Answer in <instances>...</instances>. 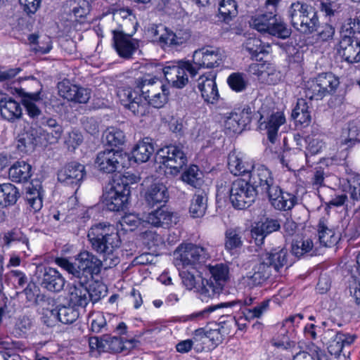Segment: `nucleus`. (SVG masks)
<instances>
[{
    "label": "nucleus",
    "instance_id": "f257e3e1",
    "mask_svg": "<svg viewBox=\"0 0 360 360\" xmlns=\"http://www.w3.org/2000/svg\"><path fill=\"white\" fill-rule=\"evenodd\" d=\"M91 247L104 259V269L117 265L121 239L117 229L110 223L102 222L91 227L87 234Z\"/></svg>",
    "mask_w": 360,
    "mask_h": 360
},
{
    "label": "nucleus",
    "instance_id": "f03ea898",
    "mask_svg": "<svg viewBox=\"0 0 360 360\" xmlns=\"http://www.w3.org/2000/svg\"><path fill=\"white\" fill-rule=\"evenodd\" d=\"M55 262L77 278L81 283H87L93 279L94 275L99 274L102 267H104V259L101 261L89 251L81 252L75 258L74 263L63 257L56 258Z\"/></svg>",
    "mask_w": 360,
    "mask_h": 360
},
{
    "label": "nucleus",
    "instance_id": "7ed1b4c3",
    "mask_svg": "<svg viewBox=\"0 0 360 360\" xmlns=\"http://www.w3.org/2000/svg\"><path fill=\"white\" fill-rule=\"evenodd\" d=\"M277 15V13L262 8L261 13L251 18L250 25L261 33L286 39L290 37L292 30Z\"/></svg>",
    "mask_w": 360,
    "mask_h": 360
},
{
    "label": "nucleus",
    "instance_id": "20e7f679",
    "mask_svg": "<svg viewBox=\"0 0 360 360\" xmlns=\"http://www.w3.org/2000/svg\"><path fill=\"white\" fill-rule=\"evenodd\" d=\"M174 264L179 269H197L210 258L205 248L192 244H181L174 252Z\"/></svg>",
    "mask_w": 360,
    "mask_h": 360
},
{
    "label": "nucleus",
    "instance_id": "39448f33",
    "mask_svg": "<svg viewBox=\"0 0 360 360\" xmlns=\"http://www.w3.org/2000/svg\"><path fill=\"white\" fill-rule=\"evenodd\" d=\"M155 161L169 168L172 174H176L186 165L188 158L182 146L171 144L157 151Z\"/></svg>",
    "mask_w": 360,
    "mask_h": 360
},
{
    "label": "nucleus",
    "instance_id": "423d86ee",
    "mask_svg": "<svg viewBox=\"0 0 360 360\" xmlns=\"http://www.w3.org/2000/svg\"><path fill=\"white\" fill-rule=\"evenodd\" d=\"M128 161L127 154L122 150L105 149L98 153L95 166L103 173L112 174L124 168Z\"/></svg>",
    "mask_w": 360,
    "mask_h": 360
},
{
    "label": "nucleus",
    "instance_id": "0eeeda50",
    "mask_svg": "<svg viewBox=\"0 0 360 360\" xmlns=\"http://www.w3.org/2000/svg\"><path fill=\"white\" fill-rule=\"evenodd\" d=\"M130 195V186L127 182L114 181L111 187L103 194V202L107 210L119 212L126 207Z\"/></svg>",
    "mask_w": 360,
    "mask_h": 360
},
{
    "label": "nucleus",
    "instance_id": "6e6552de",
    "mask_svg": "<svg viewBox=\"0 0 360 360\" xmlns=\"http://www.w3.org/2000/svg\"><path fill=\"white\" fill-rule=\"evenodd\" d=\"M229 198L235 208L243 210L250 207L255 201L257 191L249 181L238 179L233 181L229 188Z\"/></svg>",
    "mask_w": 360,
    "mask_h": 360
},
{
    "label": "nucleus",
    "instance_id": "1a4fd4ad",
    "mask_svg": "<svg viewBox=\"0 0 360 360\" xmlns=\"http://www.w3.org/2000/svg\"><path fill=\"white\" fill-rule=\"evenodd\" d=\"M117 96L121 104L135 116L143 117L148 115V103L143 101L141 95L136 88L121 86L117 89Z\"/></svg>",
    "mask_w": 360,
    "mask_h": 360
},
{
    "label": "nucleus",
    "instance_id": "9d476101",
    "mask_svg": "<svg viewBox=\"0 0 360 360\" xmlns=\"http://www.w3.org/2000/svg\"><path fill=\"white\" fill-rule=\"evenodd\" d=\"M249 183L255 191L267 195L271 191H276L277 184L271 171L263 165H254L249 174Z\"/></svg>",
    "mask_w": 360,
    "mask_h": 360
},
{
    "label": "nucleus",
    "instance_id": "9b49d317",
    "mask_svg": "<svg viewBox=\"0 0 360 360\" xmlns=\"http://www.w3.org/2000/svg\"><path fill=\"white\" fill-rule=\"evenodd\" d=\"M162 71L167 81L179 89L188 82V74L191 78L197 75L196 67L189 61L181 62L179 65L167 66Z\"/></svg>",
    "mask_w": 360,
    "mask_h": 360
},
{
    "label": "nucleus",
    "instance_id": "f8f14e48",
    "mask_svg": "<svg viewBox=\"0 0 360 360\" xmlns=\"http://www.w3.org/2000/svg\"><path fill=\"white\" fill-rule=\"evenodd\" d=\"M193 65L198 70L219 67L223 63L222 56L218 49L202 48L194 51Z\"/></svg>",
    "mask_w": 360,
    "mask_h": 360
},
{
    "label": "nucleus",
    "instance_id": "ddd939ff",
    "mask_svg": "<svg viewBox=\"0 0 360 360\" xmlns=\"http://www.w3.org/2000/svg\"><path fill=\"white\" fill-rule=\"evenodd\" d=\"M57 86L59 95L70 101L86 103L90 98L89 89L72 84L68 79L58 82Z\"/></svg>",
    "mask_w": 360,
    "mask_h": 360
},
{
    "label": "nucleus",
    "instance_id": "4468645a",
    "mask_svg": "<svg viewBox=\"0 0 360 360\" xmlns=\"http://www.w3.org/2000/svg\"><path fill=\"white\" fill-rule=\"evenodd\" d=\"M31 84L32 86H37L39 87V90L36 92H26L24 89L15 88L16 92L22 97V103L29 116L33 119L38 117L41 115V110L36 105L37 102L41 100V85L39 80L31 78Z\"/></svg>",
    "mask_w": 360,
    "mask_h": 360
},
{
    "label": "nucleus",
    "instance_id": "2eb2a0df",
    "mask_svg": "<svg viewBox=\"0 0 360 360\" xmlns=\"http://www.w3.org/2000/svg\"><path fill=\"white\" fill-rule=\"evenodd\" d=\"M338 53L347 63H355L360 61V41L353 37H340Z\"/></svg>",
    "mask_w": 360,
    "mask_h": 360
},
{
    "label": "nucleus",
    "instance_id": "dca6fc26",
    "mask_svg": "<svg viewBox=\"0 0 360 360\" xmlns=\"http://www.w3.org/2000/svg\"><path fill=\"white\" fill-rule=\"evenodd\" d=\"M114 46L118 55L124 58H130L139 48L138 40L122 31L113 30Z\"/></svg>",
    "mask_w": 360,
    "mask_h": 360
},
{
    "label": "nucleus",
    "instance_id": "f3484780",
    "mask_svg": "<svg viewBox=\"0 0 360 360\" xmlns=\"http://www.w3.org/2000/svg\"><path fill=\"white\" fill-rule=\"evenodd\" d=\"M85 174L84 166L76 162L66 165L58 173V179L66 185L77 186Z\"/></svg>",
    "mask_w": 360,
    "mask_h": 360
},
{
    "label": "nucleus",
    "instance_id": "a211bd4d",
    "mask_svg": "<svg viewBox=\"0 0 360 360\" xmlns=\"http://www.w3.org/2000/svg\"><path fill=\"white\" fill-rule=\"evenodd\" d=\"M215 78L216 75L210 72L207 75H201L197 80V86L202 97L210 103L217 102L219 96Z\"/></svg>",
    "mask_w": 360,
    "mask_h": 360
},
{
    "label": "nucleus",
    "instance_id": "6ab92c4d",
    "mask_svg": "<svg viewBox=\"0 0 360 360\" xmlns=\"http://www.w3.org/2000/svg\"><path fill=\"white\" fill-rule=\"evenodd\" d=\"M281 224L277 219L267 218L259 222L251 229V237L257 246H261L265 238L273 232L280 229Z\"/></svg>",
    "mask_w": 360,
    "mask_h": 360
},
{
    "label": "nucleus",
    "instance_id": "aec40b11",
    "mask_svg": "<svg viewBox=\"0 0 360 360\" xmlns=\"http://www.w3.org/2000/svg\"><path fill=\"white\" fill-rule=\"evenodd\" d=\"M266 195L271 205L278 210H291L297 201V198L294 194L283 192L278 184L276 191H271Z\"/></svg>",
    "mask_w": 360,
    "mask_h": 360
},
{
    "label": "nucleus",
    "instance_id": "412c9836",
    "mask_svg": "<svg viewBox=\"0 0 360 360\" xmlns=\"http://www.w3.org/2000/svg\"><path fill=\"white\" fill-rule=\"evenodd\" d=\"M177 219L176 214L169 212L165 207L161 206L160 208L148 213L146 222L156 227H167L176 224Z\"/></svg>",
    "mask_w": 360,
    "mask_h": 360
},
{
    "label": "nucleus",
    "instance_id": "4be33fe9",
    "mask_svg": "<svg viewBox=\"0 0 360 360\" xmlns=\"http://www.w3.org/2000/svg\"><path fill=\"white\" fill-rule=\"evenodd\" d=\"M146 203L150 206L166 203L169 198L167 186L160 182L150 184L146 189L144 195Z\"/></svg>",
    "mask_w": 360,
    "mask_h": 360
},
{
    "label": "nucleus",
    "instance_id": "5701e85b",
    "mask_svg": "<svg viewBox=\"0 0 360 360\" xmlns=\"http://www.w3.org/2000/svg\"><path fill=\"white\" fill-rule=\"evenodd\" d=\"M87 283H81L78 280L77 284H73L69 288V304L77 309L85 308L91 301L89 289L86 286Z\"/></svg>",
    "mask_w": 360,
    "mask_h": 360
},
{
    "label": "nucleus",
    "instance_id": "b1692460",
    "mask_svg": "<svg viewBox=\"0 0 360 360\" xmlns=\"http://www.w3.org/2000/svg\"><path fill=\"white\" fill-rule=\"evenodd\" d=\"M46 316L58 320L64 324L74 323L79 316L78 309L70 304L69 306H58L56 309L47 310Z\"/></svg>",
    "mask_w": 360,
    "mask_h": 360
},
{
    "label": "nucleus",
    "instance_id": "393cba45",
    "mask_svg": "<svg viewBox=\"0 0 360 360\" xmlns=\"http://www.w3.org/2000/svg\"><path fill=\"white\" fill-rule=\"evenodd\" d=\"M65 281L56 269L47 268L43 274L41 286L49 291L59 292L63 290Z\"/></svg>",
    "mask_w": 360,
    "mask_h": 360
},
{
    "label": "nucleus",
    "instance_id": "a878e982",
    "mask_svg": "<svg viewBox=\"0 0 360 360\" xmlns=\"http://www.w3.org/2000/svg\"><path fill=\"white\" fill-rule=\"evenodd\" d=\"M313 7L303 1H297L292 3L288 8L287 15L290 25L295 29L303 22L304 17Z\"/></svg>",
    "mask_w": 360,
    "mask_h": 360
},
{
    "label": "nucleus",
    "instance_id": "bb28decb",
    "mask_svg": "<svg viewBox=\"0 0 360 360\" xmlns=\"http://www.w3.org/2000/svg\"><path fill=\"white\" fill-rule=\"evenodd\" d=\"M0 112L4 119L11 122L20 118L22 114L20 104L6 97L0 100Z\"/></svg>",
    "mask_w": 360,
    "mask_h": 360
},
{
    "label": "nucleus",
    "instance_id": "cd10ccee",
    "mask_svg": "<svg viewBox=\"0 0 360 360\" xmlns=\"http://www.w3.org/2000/svg\"><path fill=\"white\" fill-rule=\"evenodd\" d=\"M311 105V103L304 98L297 100V104L292 112V117L297 123L304 127H307L311 123V116L309 110Z\"/></svg>",
    "mask_w": 360,
    "mask_h": 360
},
{
    "label": "nucleus",
    "instance_id": "c85d7f7f",
    "mask_svg": "<svg viewBox=\"0 0 360 360\" xmlns=\"http://www.w3.org/2000/svg\"><path fill=\"white\" fill-rule=\"evenodd\" d=\"M135 342L134 339L127 340L125 343H128L132 347L133 343ZM102 352L119 353L126 349V346L122 338L116 336H110V335L105 334L103 335V342H101Z\"/></svg>",
    "mask_w": 360,
    "mask_h": 360
},
{
    "label": "nucleus",
    "instance_id": "c756f323",
    "mask_svg": "<svg viewBox=\"0 0 360 360\" xmlns=\"http://www.w3.org/2000/svg\"><path fill=\"white\" fill-rule=\"evenodd\" d=\"M262 256L276 271V273L279 272L281 269L288 265V251L284 248L274 249L271 252L262 255Z\"/></svg>",
    "mask_w": 360,
    "mask_h": 360
},
{
    "label": "nucleus",
    "instance_id": "7c9ffc66",
    "mask_svg": "<svg viewBox=\"0 0 360 360\" xmlns=\"http://www.w3.org/2000/svg\"><path fill=\"white\" fill-rule=\"evenodd\" d=\"M285 122V117L283 112H276L271 114L267 119L266 122L261 124H264V128L266 129L268 139L270 142L274 143L279 127Z\"/></svg>",
    "mask_w": 360,
    "mask_h": 360
},
{
    "label": "nucleus",
    "instance_id": "2f4dec72",
    "mask_svg": "<svg viewBox=\"0 0 360 360\" xmlns=\"http://www.w3.org/2000/svg\"><path fill=\"white\" fill-rule=\"evenodd\" d=\"M31 170L32 167L30 165L25 161H18L9 169V178L13 182H25L32 175Z\"/></svg>",
    "mask_w": 360,
    "mask_h": 360
},
{
    "label": "nucleus",
    "instance_id": "473e14b6",
    "mask_svg": "<svg viewBox=\"0 0 360 360\" xmlns=\"http://www.w3.org/2000/svg\"><path fill=\"white\" fill-rule=\"evenodd\" d=\"M207 207V196L204 191H197L193 196L189 212L193 218L202 217Z\"/></svg>",
    "mask_w": 360,
    "mask_h": 360
},
{
    "label": "nucleus",
    "instance_id": "72a5a7b5",
    "mask_svg": "<svg viewBox=\"0 0 360 360\" xmlns=\"http://www.w3.org/2000/svg\"><path fill=\"white\" fill-rule=\"evenodd\" d=\"M36 146V137L32 131L20 133L16 138V149L20 154H29L34 151Z\"/></svg>",
    "mask_w": 360,
    "mask_h": 360
},
{
    "label": "nucleus",
    "instance_id": "f704fd0d",
    "mask_svg": "<svg viewBox=\"0 0 360 360\" xmlns=\"http://www.w3.org/2000/svg\"><path fill=\"white\" fill-rule=\"evenodd\" d=\"M319 27V17L315 8L313 7L309 14L304 17L303 22H300V25L295 30L302 34L307 35L316 32Z\"/></svg>",
    "mask_w": 360,
    "mask_h": 360
},
{
    "label": "nucleus",
    "instance_id": "c9c22d12",
    "mask_svg": "<svg viewBox=\"0 0 360 360\" xmlns=\"http://www.w3.org/2000/svg\"><path fill=\"white\" fill-rule=\"evenodd\" d=\"M20 194L18 188L11 184H0V207L15 204Z\"/></svg>",
    "mask_w": 360,
    "mask_h": 360
},
{
    "label": "nucleus",
    "instance_id": "e433bc0d",
    "mask_svg": "<svg viewBox=\"0 0 360 360\" xmlns=\"http://www.w3.org/2000/svg\"><path fill=\"white\" fill-rule=\"evenodd\" d=\"M200 278L201 285L198 288V290L202 301L207 302L210 299H213L219 295L222 291L220 284H216L210 279Z\"/></svg>",
    "mask_w": 360,
    "mask_h": 360
},
{
    "label": "nucleus",
    "instance_id": "4c0bfd02",
    "mask_svg": "<svg viewBox=\"0 0 360 360\" xmlns=\"http://www.w3.org/2000/svg\"><path fill=\"white\" fill-rule=\"evenodd\" d=\"M253 166L254 165L244 162L236 153H231L229 155L228 168L231 173L235 176L243 175L245 173L250 174Z\"/></svg>",
    "mask_w": 360,
    "mask_h": 360
},
{
    "label": "nucleus",
    "instance_id": "58836bf2",
    "mask_svg": "<svg viewBox=\"0 0 360 360\" xmlns=\"http://www.w3.org/2000/svg\"><path fill=\"white\" fill-rule=\"evenodd\" d=\"M162 83L156 77L150 75H146L139 77L135 81V88L139 91L142 98L148 97V92Z\"/></svg>",
    "mask_w": 360,
    "mask_h": 360
},
{
    "label": "nucleus",
    "instance_id": "ea45409f",
    "mask_svg": "<svg viewBox=\"0 0 360 360\" xmlns=\"http://www.w3.org/2000/svg\"><path fill=\"white\" fill-rule=\"evenodd\" d=\"M4 245L9 247L13 242L21 243L20 249L23 252L29 250L28 238L18 229H13L5 233L3 237Z\"/></svg>",
    "mask_w": 360,
    "mask_h": 360
},
{
    "label": "nucleus",
    "instance_id": "a19ab883",
    "mask_svg": "<svg viewBox=\"0 0 360 360\" xmlns=\"http://www.w3.org/2000/svg\"><path fill=\"white\" fill-rule=\"evenodd\" d=\"M243 245L241 231L239 228H229L225 232L224 247L228 251L236 250Z\"/></svg>",
    "mask_w": 360,
    "mask_h": 360
},
{
    "label": "nucleus",
    "instance_id": "79ce46f5",
    "mask_svg": "<svg viewBox=\"0 0 360 360\" xmlns=\"http://www.w3.org/2000/svg\"><path fill=\"white\" fill-rule=\"evenodd\" d=\"M146 139L139 141L133 150V157L136 162H147L154 152L153 146L148 141V139Z\"/></svg>",
    "mask_w": 360,
    "mask_h": 360
},
{
    "label": "nucleus",
    "instance_id": "37998d69",
    "mask_svg": "<svg viewBox=\"0 0 360 360\" xmlns=\"http://www.w3.org/2000/svg\"><path fill=\"white\" fill-rule=\"evenodd\" d=\"M315 80L319 85V88H321L326 95L334 91L339 85L338 77L331 72L319 74L315 78Z\"/></svg>",
    "mask_w": 360,
    "mask_h": 360
},
{
    "label": "nucleus",
    "instance_id": "c03bdc74",
    "mask_svg": "<svg viewBox=\"0 0 360 360\" xmlns=\"http://www.w3.org/2000/svg\"><path fill=\"white\" fill-rule=\"evenodd\" d=\"M344 35L360 38V16L356 15L345 20L340 29V37Z\"/></svg>",
    "mask_w": 360,
    "mask_h": 360
},
{
    "label": "nucleus",
    "instance_id": "a18cd8bd",
    "mask_svg": "<svg viewBox=\"0 0 360 360\" xmlns=\"http://www.w3.org/2000/svg\"><path fill=\"white\" fill-rule=\"evenodd\" d=\"M318 236L320 243L326 247L334 245L339 240V237L335 234L334 231L329 229L322 221L319 223Z\"/></svg>",
    "mask_w": 360,
    "mask_h": 360
},
{
    "label": "nucleus",
    "instance_id": "49530a36",
    "mask_svg": "<svg viewBox=\"0 0 360 360\" xmlns=\"http://www.w3.org/2000/svg\"><path fill=\"white\" fill-rule=\"evenodd\" d=\"M258 71L259 79L263 83L271 85L276 84L280 80L279 72L270 65H260Z\"/></svg>",
    "mask_w": 360,
    "mask_h": 360
},
{
    "label": "nucleus",
    "instance_id": "de8ad7c7",
    "mask_svg": "<svg viewBox=\"0 0 360 360\" xmlns=\"http://www.w3.org/2000/svg\"><path fill=\"white\" fill-rule=\"evenodd\" d=\"M219 13L225 22H229L236 17L238 10L235 0H221L219 5Z\"/></svg>",
    "mask_w": 360,
    "mask_h": 360
},
{
    "label": "nucleus",
    "instance_id": "09e8293b",
    "mask_svg": "<svg viewBox=\"0 0 360 360\" xmlns=\"http://www.w3.org/2000/svg\"><path fill=\"white\" fill-rule=\"evenodd\" d=\"M227 83L230 88L236 92L245 91L249 84L246 75L241 72L231 74L227 79Z\"/></svg>",
    "mask_w": 360,
    "mask_h": 360
},
{
    "label": "nucleus",
    "instance_id": "8fccbe9b",
    "mask_svg": "<svg viewBox=\"0 0 360 360\" xmlns=\"http://www.w3.org/2000/svg\"><path fill=\"white\" fill-rule=\"evenodd\" d=\"M243 46L252 57L256 58V60H259L258 57L260 54L268 53L264 46L262 44V41L257 37L248 39ZM260 59L262 58H260L259 60Z\"/></svg>",
    "mask_w": 360,
    "mask_h": 360
},
{
    "label": "nucleus",
    "instance_id": "3c124183",
    "mask_svg": "<svg viewBox=\"0 0 360 360\" xmlns=\"http://www.w3.org/2000/svg\"><path fill=\"white\" fill-rule=\"evenodd\" d=\"M210 274L212 276L209 279L216 284H220L223 289L228 279V267L223 264H217L216 266L210 267Z\"/></svg>",
    "mask_w": 360,
    "mask_h": 360
},
{
    "label": "nucleus",
    "instance_id": "603ef678",
    "mask_svg": "<svg viewBox=\"0 0 360 360\" xmlns=\"http://www.w3.org/2000/svg\"><path fill=\"white\" fill-rule=\"evenodd\" d=\"M359 129L354 123H349L347 127L344 129L340 138L341 146L347 145L349 147L353 146L357 140Z\"/></svg>",
    "mask_w": 360,
    "mask_h": 360
},
{
    "label": "nucleus",
    "instance_id": "864d4df0",
    "mask_svg": "<svg viewBox=\"0 0 360 360\" xmlns=\"http://www.w3.org/2000/svg\"><path fill=\"white\" fill-rule=\"evenodd\" d=\"M277 347H283L285 349H291L293 355V360H299L301 357L307 358V352L302 351L303 347L301 342L296 343L293 340H286L276 343Z\"/></svg>",
    "mask_w": 360,
    "mask_h": 360
},
{
    "label": "nucleus",
    "instance_id": "5fc2aeb1",
    "mask_svg": "<svg viewBox=\"0 0 360 360\" xmlns=\"http://www.w3.org/2000/svg\"><path fill=\"white\" fill-rule=\"evenodd\" d=\"M105 139L106 143L110 146L117 147L123 145L125 142V135L124 132L114 127L108 129L105 132Z\"/></svg>",
    "mask_w": 360,
    "mask_h": 360
},
{
    "label": "nucleus",
    "instance_id": "6e6d98bb",
    "mask_svg": "<svg viewBox=\"0 0 360 360\" xmlns=\"http://www.w3.org/2000/svg\"><path fill=\"white\" fill-rule=\"evenodd\" d=\"M41 124L49 128L50 131L48 132V134H51L52 136L51 142H57L61 137L63 131L62 126L58 122L51 117H44L41 121Z\"/></svg>",
    "mask_w": 360,
    "mask_h": 360
},
{
    "label": "nucleus",
    "instance_id": "4d7b16f0",
    "mask_svg": "<svg viewBox=\"0 0 360 360\" xmlns=\"http://www.w3.org/2000/svg\"><path fill=\"white\" fill-rule=\"evenodd\" d=\"M26 201L31 212H37L42 207V198L37 188L30 189L26 193Z\"/></svg>",
    "mask_w": 360,
    "mask_h": 360
},
{
    "label": "nucleus",
    "instance_id": "13d9d810",
    "mask_svg": "<svg viewBox=\"0 0 360 360\" xmlns=\"http://www.w3.org/2000/svg\"><path fill=\"white\" fill-rule=\"evenodd\" d=\"M181 179L184 182L193 186L197 187L201 181L200 174L198 167L196 165H191L181 175Z\"/></svg>",
    "mask_w": 360,
    "mask_h": 360
},
{
    "label": "nucleus",
    "instance_id": "bf43d9fd",
    "mask_svg": "<svg viewBox=\"0 0 360 360\" xmlns=\"http://www.w3.org/2000/svg\"><path fill=\"white\" fill-rule=\"evenodd\" d=\"M224 130L229 135L240 134L243 129L240 124L237 112H231L224 121Z\"/></svg>",
    "mask_w": 360,
    "mask_h": 360
},
{
    "label": "nucleus",
    "instance_id": "052dcab7",
    "mask_svg": "<svg viewBox=\"0 0 360 360\" xmlns=\"http://www.w3.org/2000/svg\"><path fill=\"white\" fill-rule=\"evenodd\" d=\"M169 91L166 86L164 85V88H162L160 91L155 94L152 98L147 101L148 103V114L150 113V106H153L156 108L163 107L168 101Z\"/></svg>",
    "mask_w": 360,
    "mask_h": 360
},
{
    "label": "nucleus",
    "instance_id": "680f3d73",
    "mask_svg": "<svg viewBox=\"0 0 360 360\" xmlns=\"http://www.w3.org/2000/svg\"><path fill=\"white\" fill-rule=\"evenodd\" d=\"M304 94L306 98L309 99L310 101L314 99L321 100L326 95L324 91L319 88V85L315 79L307 82L306 88L304 89Z\"/></svg>",
    "mask_w": 360,
    "mask_h": 360
},
{
    "label": "nucleus",
    "instance_id": "e2e57ef3",
    "mask_svg": "<svg viewBox=\"0 0 360 360\" xmlns=\"http://www.w3.org/2000/svg\"><path fill=\"white\" fill-rule=\"evenodd\" d=\"M313 242L311 239L296 240L292 243L291 251L297 257H301L304 254L309 252L312 250Z\"/></svg>",
    "mask_w": 360,
    "mask_h": 360
},
{
    "label": "nucleus",
    "instance_id": "0e129e2a",
    "mask_svg": "<svg viewBox=\"0 0 360 360\" xmlns=\"http://www.w3.org/2000/svg\"><path fill=\"white\" fill-rule=\"evenodd\" d=\"M344 333L340 332L337 333L328 345V352L331 355H334L335 357H338L344 347Z\"/></svg>",
    "mask_w": 360,
    "mask_h": 360
},
{
    "label": "nucleus",
    "instance_id": "69168bd1",
    "mask_svg": "<svg viewBox=\"0 0 360 360\" xmlns=\"http://www.w3.org/2000/svg\"><path fill=\"white\" fill-rule=\"evenodd\" d=\"M70 6L75 18H84L90 11L89 3L86 0H74L71 1Z\"/></svg>",
    "mask_w": 360,
    "mask_h": 360
},
{
    "label": "nucleus",
    "instance_id": "338daca9",
    "mask_svg": "<svg viewBox=\"0 0 360 360\" xmlns=\"http://www.w3.org/2000/svg\"><path fill=\"white\" fill-rule=\"evenodd\" d=\"M254 271L261 275L266 281L276 273V271L269 264V262H266L262 255L260 257L259 264L254 267Z\"/></svg>",
    "mask_w": 360,
    "mask_h": 360
},
{
    "label": "nucleus",
    "instance_id": "774afa93",
    "mask_svg": "<svg viewBox=\"0 0 360 360\" xmlns=\"http://www.w3.org/2000/svg\"><path fill=\"white\" fill-rule=\"evenodd\" d=\"M107 292L106 286L102 283H95L90 286L89 293L92 302H96L105 296Z\"/></svg>",
    "mask_w": 360,
    "mask_h": 360
}]
</instances>
